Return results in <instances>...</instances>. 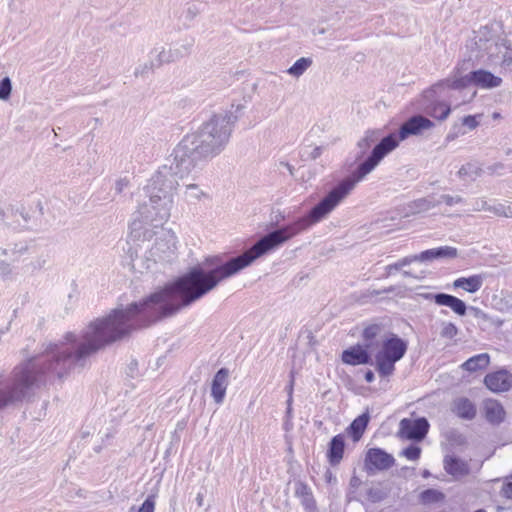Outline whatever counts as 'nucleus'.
<instances>
[{
	"mask_svg": "<svg viewBox=\"0 0 512 512\" xmlns=\"http://www.w3.org/2000/svg\"><path fill=\"white\" fill-rule=\"evenodd\" d=\"M360 485H361V479L359 477H357L356 475H353L349 481L350 488L357 489Z\"/></svg>",
	"mask_w": 512,
	"mask_h": 512,
	"instance_id": "nucleus-54",
	"label": "nucleus"
},
{
	"mask_svg": "<svg viewBox=\"0 0 512 512\" xmlns=\"http://www.w3.org/2000/svg\"><path fill=\"white\" fill-rule=\"evenodd\" d=\"M503 80L501 77L496 76L492 72L485 69H477L469 72L466 75L460 76L455 79L447 78L446 83L450 85L453 90H461L472 85L482 89H493L499 87Z\"/></svg>",
	"mask_w": 512,
	"mask_h": 512,
	"instance_id": "nucleus-7",
	"label": "nucleus"
},
{
	"mask_svg": "<svg viewBox=\"0 0 512 512\" xmlns=\"http://www.w3.org/2000/svg\"><path fill=\"white\" fill-rule=\"evenodd\" d=\"M324 477L328 484H337V477L332 473L331 470L327 469Z\"/></svg>",
	"mask_w": 512,
	"mask_h": 512,
	"instance_id": "nucleus-53",
	"label": "nucleus"
},
{
	"mask_svg": "<svg viewBox=\"0 0 512 512\" xmlns=\"http://www.w3.org/2000/svg\"><path fill=\"white\" fill-rule=\"evenodd\" d=\"M505 212L506 214H504V217L512 218V206L505 205Z\"/></svg>",
	"mask_w": 512,
	"mask_h": 512,
	"instance_id": "nucleus-57",
	"label": "nucleus"
},
{
	"mask_svg": "<svg viewBox=\"0 0 512 512\" xmlns=\"http://www.w3.org/2000/svg\"><path fill=\"white\" fill-rule=\"evenodd\" d=\"M439 259L436 248L427 249L414 255L415 262H432Z\"/></svg>",
	"mask_w": 512,
	"mask_h": 512,
	"instance_id": "nucleus-31",
	"label": "nucleus"
},
{
	"mask_svg": "<svg viewBox=\"0 0 512 512\" xmlns=\"http://www.w3.org/2000/svg\"><path fill=\"white\" fill-rule=\"evenodd\" d=\"M248 101L243 98L233 101L230 110L224 114H214L194 133L187 134L177 145L180 166L187 169L194 161L196 164L207 161L221 153L229 142L234 124L244 114Z\"/></svg>",
	"mask_w": 512,
	"mask_h": 512,
	"instance_id": "nucleus-3",
	"label": "nucleus"
},
{
	"mask_svg": "<svg viewBox=\"0 0 512 512\" xmlns=\"http://www.w3.org/2000/svg\"><path fill=\"white\" fill-rule=\"evenodd\" d=\"M452 411L464 420L474 419L477 413L475 404L466 397L456 399L453 403Z\"/></svg>",
	"mask_w": 512,
	"mask_h": 512,
	"instance_id": "nucleus-20",
	"label": "nucleus"
},
{
	"mask_svg": "<svg viewBox=\"0 0 512 512\" xmlns=\"http://www.w3.org/2000/svg\"><path fill=\"white\" fill-rule=\"evenodd\" d=\"M423 478H429L431 476V473L428 469H424L421 473Z\"/></svg>",
	"mask_w": 512,
	"mask_h": 512,
	"instance_id": "nucleus-59",
	"label": "nucleus"
},
{
	"mask_svg": "<svg viewBox=\"0 0 512 512\" xmlns=\"http://www.w3.org/2000/svg\"><path fill=\"white\" fill-rule=\"evenodd\" d=\"M421 297L428 301H433L438 306L449 307L455 314L459 316L466 315L468 311L467 304L458 297L439 292V293H422Z\"/></svg>",
	"mask_w": 512,
	"mask_h": 512,
	"instance_id": "nucleus-11",
	"label": "nucleus"
},
{
	"mask_svg": "<svg viewBox=\"0 0 512 512\" xmlns=\"http://www.w3.org/2000/svg\"><path fill=\"white\" fill-rule=\"evenodd\" d=\"M10 254L9 249L0 248V256H7Z\"/></svg>",
	"mask_w": 512,
	"mask_h": 512,
	"instance_id": "nucleus-60",
	"label": "nucleus"
},
{
	"mask_svg": "<svg viewBox=\"0 0 512 512\" xmlns=\"http://www.w3.org/2000/svg\"><path fill=\"white\" fill-rule=\"evenodd\" d=\"M364 379L367 383H372L375 380V374L371 369H367L364 373Z\"/></svg>",
	"mask_w": 512,
	"mask_h": 512,
	"instance_id": "nucleus-55",
	"label": "nucleus"
},
{
	"mask_svg": "<svg viewBox=\"0 0 512 512\" xmlns=\"http://www.w3.org/2000/svg\"><path fill=\"white\" fill-rule=\"evenodd\" d=\"M445 471L454 477L465 476L469 474L468 464L454 455H446L443 460Z\"/></svg>",
	"mask_w": 512,
	"mask_h": 512,
	"instance_id": "nucleus-19",
	"label": "nucleus"
},
{
	"mask_svg": "<svg viewBox=\"0 0 512 512\" xmlns=\"http://www.w3.org/2000/svg\"><path fill=\"white\" fill-rule=\"evenodd\" d=\"M439 202H443L448 206H454L456 204H461L464 202L463 198L461 196H451L448 194H443L440 196Z\"/></svg>",
	"mask_w": 512,
	"mask_h": 512,
	"instance_id": "nucleus-43",
	"label": "nucleus"
},
{
	"mask_svg": "<svg viewBox=\"0 0 512 512\" xmlns=\"http://www.w3.org/2000/svg\"><path fill=\"white\" fill-rule=\"evenodd\" d=\"M176 237L173 233L168 232L165 234V238L157 237L156 241L151 249L153 256L161 258V253L165 254L171 252L175 248Z\"/></svg>",
	"mask_w": 512,
	"mask_h": 512,
	"instance_id": "nucleus-22",
	"label": "nucleus"
},
{
	"mask_svg": "<svg viewBox=\"0 0 512 512\" xmlns=\"http://www.w3.org/2000/svg\"><path fill=\"white\" fill-rule=\"evenodd\" d=\"M13 275V267L9 263L0 260V278L9 280L13 278Z\"/></svg>",
	"mask_w": 512,
	"mask_h": 512,
	"instance_id": "nucleus-40",
	"label": "nucleus"
},
{
	"mask_svg": "<svg viewBox=\"0 0 512 512\" xmlns=\"http://www.w3.org/2000/svg\"><path fill=\"white\" fill-rule=\"evenodd\" d=\"M501 495L506 499L512 500V475L503 483Z\"/></svg>",
	"mask_w": 512,
	"mask_h": 512,
	"instance_id": "nucleus-46",
	"label": "nucleus"
},
{
	"mask_svg": "<svg viewBox=\"0 0 512 512\" xmlns=\"http://www.w3.org/2000/svg\"><path fill=\"white\" fill-rule=\"evenodd\" d=\"M434 126V122L422 114L410 116L400 125L397 133L392 132L384 136L371 149L369 156L363 162L332 186L325 196L303 216L267 232L239 255L226 260L222 256L216 255V287L222 281L237 275L252 265L258 258L273 252L291 238L326 219L353 191L357 183L370 174L389 153L399 146L400 141L410 136H419Z\"/></svg>",
	"mask_w": 512,
	"mask_h": 512,
	"instance_id": "nucleus-2",
	"label": "nucleus"
},
{
	"mask_svg": "<svg viewBox=\"0 0 512 512\" xmlns=\"http://www.w3.org/2000/svg\"><path fill=\"white\" fill-rule=\"evenodd\" d=\"M474 512H486V510H485V509H483V508H480V509H477V510H476V511H474Z\"/></svg>",
	"mask_w": 512,
	"mask_h": 512,
	"instance_id": "nucleus-63",
	"label": "nucleus"
},
{
	"mask_svg": "<svg viewBox=\"0 0 512 512\" xmlns=\"http://www.w3.org/2000/svg\"><path fill=\"white\" fill-rule=\"evenodd\" d=\"M490 364V356L488 353H480L468 358L462 365V369L468 372H477L484 370Z\"/></svg>",
	"mask_w": 512,
	"mask_h": 512,
	"instance_id": "nucleus-23",
	"label": "nucleus"
},
{
	"mask_svg": "<svg viewBox=\"0 0 512 512\" xmlns=\"http://www.w3.org/2000/svg\"><path fill=\"white\" fill-rule=\"evenodd\" d=\"M395 465V458L382 448H369L365 453L364 470L368 475L376 471H386Z\"/></svg>",
	"mask_w": 512,
	"mask_h": 512,
	"instance_id": "nucleus-9",
	"label": "nucleus"
},
{
	"mask_svg": "<svg viewBox=\"0 0 512 512\" xmlns=\"http://www.w3.org/2000/svg\"><path fill=\"white\" fill-rule=\"evenodd\" d=\"M383 329L382 324L372 323L367 325L362 331V339L364 340V344H371V348L373 347V340L378 337Z\"/></svg>",
	"mask_w": 512,
	"mask_h": 512,
	"instance_id": "nucleus-25",
	"label": "nucleus"
},
{
	"mask_svg": "<svg viewBox=\"0 0 512 512\" xmlns=\"http://www.w3.org/2000/svg\"><path fill=\"white\" fill-rule=\"evenodd\" d=\"M484 385L494 393L509 391L512 387V374L506 369L488 373L484 377Z\"/></svg>",
	"mask_w": 512,
	"mask_h": 512,
	"instance_id": "nucleus-12",
	"label": "nucleus"
},
{
	"mask_svg": "<svg viewBox=\"0 0 512 512\" xmlns=\"http://www.w3.org/2000/svg\"><path fill=\"white\" fill-rule=\"evenodd\" d=\"M483 410L486 421L491 425L498 426L505 420L506 412L498 400H485L483 403Z\"/></svg>",
	"mask_w": 512,
	"mask_h": 512,
	"instance_id": "nucleus-16",
	"label": "nucleus"
},
{
	"mask_svg": "<svg viewBox=\"0 0 512 512\" xmlns=\"http://www.w3.org/2000/svg\"><path fill=\"white\" fill-rule=\"evenodd\" d=\"M370 421L369 411L366 410L359 416H357L346 428L347 435L353 440V442H359L362 438L365 430L368 427Z\"/></svg>",
	"mask_w": 512,
	"mask_h": 512,
	"instance_id": "nucleus-18",
	"label": "nucleus"
},
{
	"mask_svg": "<svg viewBox=\"0 0 512 512\" xmlns=\"http://www.w3.org/2000/svg\"><path fill=\"white\" fill-rule=\"evenodd\" d=\"M382 131L379 129L376 130H367L362 138H360L356 144L357 152L355 154L354 162L360 161L357 166L363 162L368 156L367 152L373 146L380 142L382 139Z\"/></svg>",
	"mask_w": 512,
	"mask_h": 512,
	"instance_id": "nucleus-13",
	"label": "nucleus"
},
{
	"mask_svg": "<svg viewBox=\"0 0 512 512\" xmlns=\"http://www.w3.org/2000/svg\"><path fill=\"white\" fill-rule=\"evenodd\" d=\"M506 167L503 163L497 162L486 167V171L489 175H503Z\"/></svg>",
	"mask_w": 512,
	"mask_h": 512,
	"instance_id": "nucleus-45",
	"label": "nucleus"
},
{
	"mask_svg": "<svg viewBox=\"0 0 512 512\" xmlns=\"http://www.w3.org/2000/svg\"><path fill=\"white\" fill-rule=\"evenodd\" d=\"M466 131L462 129L459 124H454L449 131V133L445 137L446 142H452L457 139L460 135H464Z\"/></svg>",
	"mask_w": 512,
	"mask_h": 512,
	"instance_id": "nucleus-41",
	"label": "nucleus"
},
{
	"mask_svg": "<svg viewBox=\"0 0 512 512\" xmlns=\"http://www.w3.org/2000/svg\"><path fill=\"white\" fill-rule=\"evenodd\" d=\"M184 49L185 53H183L180 49H169L167 51L163 49L159 52L155 49L152 53H157V61L156 63L154 61H151L150 68L159 67L164 63L174 62L182 58L185 54L188 53V48L184 47Z\"/></svg>",
	"mask_w": 512,
	"mask_h": 512,
	"instance_id": "nucleus-24",
	"label": "nucleus"
},
{
	"mask_svg": "<svg viewBox=\"0 0 512 512\" xmlns=\"http://www.w3.org/2000/svg\"><path fill=\"white\" fill-rule=\"evenodd\" d=\"M482 209L485 211H489L494 213L497 216H503L506 214L505 212V204L497 203V204H488L487 202H483Z\"/></svg>",
	"mask_w": 512,
	"mask_h": 512,
	"instance_id": "nucleus-36",
	"label": "nucleus"
},
{
	"mask_svg": "<svg viewBox=\"0 0 512 512\" xmlns=\"http://www.w3.org/2000/svg\"><path fill=\"white\" fill-rule=\"evenodd\" d=\"M137 365V362H132L130 365V370L132 371L134 369V366Z\"/></svg>",
	"mask_w": 512,
	"mask_h": 512,
	"instance_id": "nucleus-62",
	"label": "nucleus"
},
{
	"mask_svg": "<svg viewBox=\"0 0 512 512\" xmlns=\"http://www.w3.org/2000/svg\"><path fill=\"white\" fill-rule=\"evenodd\" d=\"M12 82L11 79L6 76L0 80V100L7 101L11 97Z\"/></svg>",
	"mask_w": 512,
	"mask_h": 512,
	"instance_id": "nucleus-33",
	"label": "nucleus"
},
{
	"mask_svg": "<svg viewBox=\"0 0 512 512\" xmlns=\"http://www.w3.org/2000/svg\"><path fill=\"white\" fill-rule=\"evenodd\" d=\"M446 81L447 78L423 91L416 102V108L419 112L439 121L448 118L451 113V105L445 100V90L453 89Z\"/></svg>",
	"mask_w": 512,
	"mask_h": 512,
	"instance_id": "nucleus-6",
	"label": "nucleus"
},
{
	"mask_svg": "<svg viewBox=\"0 0 512 512\" xmlns=\"http://www.w3.org/2000/svg\"><path fill=\"white\" fill-rule=\"evenodd\" d=\"M439 259H453L458 256V250L452 246H439L436 247Z\"/></svg>",
	"mask_w": 512,
	"mask_h": 512,
	"instance_id": "nucleus-35",
	"label": "nucleus"
},
{
	"mask_svg": "<svg viewBox=\"0 0 512 512\" xmlns=\"http://www.w3.org/2000/svg\"><path fill=\"white\" fill-rule=\"evenodd\" d=\"M186 189V194L191 199L199 200L201 196L205 195L196 184L187 185Z\"/></svg>",
	"mask_w": 512,
	"mask_h": 512,
	"instance_id": "nucleus-44",
	"label": "nucleus"
},
{
	"mask_svg": "<svg viewBox=\"0 0 512 512\" xmlns=\"http://www.w3.org/2000/svg\"><path fill=\"white\" fill-rule=\"evenodd\" d=\"M154 324L155 291L126 307L111 310L81 335L66 333L64 341L49 343L41 354L16 365L7 378L0 371V411L22 404L48 382L63 379L76 367L83 368L92 354Z\"/></svg>",
	"mask_w": 512,
	"mask_h": 512,
	"instance_id": "nucleus-1",
	"label": "nucleus"
},
{
	"mask_svg": "<svg viewBox=\"0 0 512 512\" xmlns=\"http://www.w3.org/2000/svg\"><path fill=\"white\" fill-rule=\"evenodd\" d=\"M341 360L344 364L350 366L374 365L371 344L356 343L344 349L341 354Z\"/></svg>",
	"mask_w": 512,
	"mask_h": 512,
	"instance_id": "nucleus-10",
	"label": "nucleus"
},
{
	"mask_svg": "<svg viewBox=\"0 0 512 512\" xmlns=\"http://www.w3.org/2000/svg\"><path fill=\"white\" fill-rule=\"evenodd\" d=\"M468 310L472 313V315L476 319H482V320H487L488 319V315L483 310H481L478 307H474V306H470L469 307L468 306Z\"/></svg>",
	"mask_w": 512,
	"mask_h": 512,
	"instance_id": "nucleus-50",
	"label": "nucleus"
},
{
	"mask_svg": "<svg viewBox=\"0 0 512 512\" xmlns=\"http://www.w3.org/2000/svg\"><path fill=\"white\" fill-rule=\"evenodd\" d=\"M293 401L286 400V411H285V424H287L293 418Z\"/></svg>",
	"mask_w": 512,
	"mask_h": 512,
	"instance_id": "nucleus-52",
	"label": "nucleus"
},
{
	"mask_svg": "<svg viewBox=\"0 0 512 512\" xmlns=\"http://www.w3.org/2000/svg\"><path fill=\"white\" fill-rule=\"evenodd\" d=\"M447 440L451 444H455V445H458V446L464 445L466 443L465 436L463 434H461L457 430L449 431L448 434H447Z\"/></svg>",
	"mask_w": 512,
	"mask_h": 512,
	"instance_id": "nucleus-38",
	"label": "nucleus"
},
{
	"mask_svg": "<svg viewBox=\"0 0 512 512\" xmlns=\"http://www.w3.org/2000/svg\"><path fill=\"white\" fill-rule=\"evenodd\" d=\"M295 496L300 499L305 512H319L312 489L307 483L301 480L295 482Z\"/></svg>",
	"mask_w": 512,
	"mask_h": 512,
	"instance_id": "nucleus-17",
	"label": "nucleus"
},
{
	"mask_svg": "<svg viewBox=\"0 0 512 512\" xmlns=\"http://www.w3.org/2000/svg\"><path fill=\"white\" fill-rule=\"evenodd\" d=\"M129 180L127 178L118 179L115 183V194H122L123 191L128 187Z\"/></svg>",
	"mask_w": 512,
	"mask_h": 512,
	"instance_id": "nucleus-48",
	"label": "nucleus"
},
{
	"mask_svg": "<svg viewBox=\"0 0 512 512\" xmlns=\"http://www.w3.org/2000/svg\"><path fill=\"white\" fill-rule=\"evenodd\" d=\"M482 173V169L475 164L467 163L462 165L458 171V176L461 178L469 177L471 180H475Z\"/></svg>",
	"mask_w": 512,
	"mask_h": 512,
	"instance_id": "nucleus-28",
	"label": "nucleus"
},
{
	"mask_svg": "<svg viewBox=\"0 0 512 512\" xmlns=\"http://www.w3.org/2000/svg\"><path fill=\"white\" fill-rule=\"evenodd\" d=\"M478 117H480V115H466L462 118V123L459 125L461 127L465 126L469 130H474L475 128H477L479 126Z\"/></svg>",
	"mask_w": 512,
	"mask_h": 512,
	"instance_id": "nucleus-39",
	"label": "nucleus"
},
{
	"mask_svg": "<svg viewBox=\"0 0 512 512\" xmlns=\"http://www.w3.org/2000/svg\"><path fill=\"white\" fill-rule=\"evenodd\" d=\"M230 371L226 367L220 368L213 376L211 382V396L216 404H222L229 385Z\"/></svg>",
	"mask_w": 512,
	"mask_h": 512,
	"instance_id": "nucleus-14",
	"label": "nucleus"
},
{
	"mask_svg": "<svg viewBox=\"0 0 512 512\" xmlns=\"http://www.w3.org/2000/svg\"><path fill=\"white\" fill-rule=\"evenodd\" d=\"M156 496L151 494L146 497L144 502L141 504V506L138 508L137 512H154L155 511V505H156Z\"/></svg>",
	"mask_w": 512,
	"mask_h": 512,
	"instance_id": "nucleus-37",
	"label": "nucleus"
},
{
	"mask_svg": "<svg viewBox=\"0 0 512 512\" xmlns=\"http://www.w3.org/2000/svg\"><path fill=\"white\" fill-rule=\"evenodd\" d=\"M421 447L416 444H410L401 451V455L406 457L408 460L416 461L421 456Z\"/></svg>",
	"mask_w": 512,
	"mask_h": 512,
	"instance_id": "nucleus-32",
	"label": "nucleus"
},
{
	"mask_svg": "<svg viewBox=\"0 0 512 512\" xmlns=\"http://www.w3.org/2000/svg\"><path fill=\"white\" fill-rule=\"evenodd\" d=\"M289 383L285 387V391L287 392V400L293 401V391H294V383H295V372L291 370L289 373Z\"/></svg>",
	"mask_w": 512,
	"mask_h": 512,
	"instance_id": "nucleus-47",
	"label": "nucleus"
},
{
	"mask_svg": "<svg viewBox=\"0 0 512 512\" xmlns=\"http://www.w3.org/2000/svg\"><path fill=\"white\" fill-rule=\"evenodd\" d=\"M30 247L27 243H15L10 249V255L20 256L29 252Z\"/></svg>",
	"mask_w": 512,
	"mask_h": 512,
	"instance_id": "nucleus-42",
	"label": "nucleus"
},
{
	"mask_svg": "<svg viewBox=\"0 0 512 512\" xmlns=\"http://www.w3.org/2000/svg\"><path fill=\"white\" fill-rule=\"evenodd\" d=\"M322 151H323L322 146H316L310 152L305 150L303 153V156L307 155V158H309L311 160H316L317 158H319L321 156Z\"/></svg>",
	"mask_w": 512,
	"mask_h": 512,
	"instance_id": "nucleus-49",
	"label": "nucleus"
},
{
	"mask_svg": "<svg viewBox=\"0 0 512 512\" xmlns=\"http://www.w3.org/2000/svg\"><path fill=\"white\" fill-rule=\"evenodd\" d=\"M489 40L487 38L479 37L476 41V45H478L479 49H487V47L483 46V42H488Z\"/></svg>",
	"mask_w": 512,
	"mask_h": 512,
	"instance_id": "nucleus-56",
	"label": "nucleus"
},
{
	"mask_svg": "<svg viewBox=\"0 0 512 512\" xmlns=\"http://www.w3.org/2000/svg\"><path fill=\"white\" fill-rule=\"evenodd\" d=\"M493 117H494V118H498V117H500V114H499V113H494V114H493Z\"/></svg>",
	"mask_w": 512,
	"mask_h": 512,
	"instance_id": "nucleus-64",
	"label": "nucleus"
},
{
	"mask_svg": "<svg viewBox=\"0 0 512 512\" xmlns=\"http://www.w3.org/2000/svg\"><path fill=\"white\" fill-rule=\"evenodd\" d=\"M414 255H409L404 258H401L395 263L389 264L386 266V276L392 275L395 271L401 270L403 267L408 266L412 263H414Z\"/></svg>",
	"mask_w": 512,
	"mask_h": 512,
	"instance_id": "nucleus-29",
	"label": "nucleus"
},
{
	"mask_svg": "<svg viewBox=\"0 0 512 512\" xmlns=\"http://www.w3.org/2000/svg\"><path fill=\"white\" fill-rule=\"evenodd\" d=\"M388 496V492L381 488H369L367 490L368 500L372 503H379L385 500Z\"/></svg>",
	"mask_w": 512,
	"mask_h": 512,
	"instance_id": "nucleus-30",
	"label": "nucleus"
},
{
	"mask_svg": "<svg viewBox=\"0 0 512 512\" xmlns=\"http://www.w3.org/2000/svg\"><path fill=\"white\" fill-rule=\"evenodd\" d=\"M484 277L481 274H474L468 277H459L453 282L454 288H461L468 293H476L483 285Z\"/></svg>",
	"mask_w": 512,
	"mask_h": 512,
	"instance_id": "nucleus-21",
	"label": "nucleus"
},
{
	"mask_svg": "<svg viewBox=\"0 0 512 512\" xmlns=\"http://www.w3.org/2000/svg\"><path fill=\"white\" fill-rule=\"evenodd\" d=\"M403 276L404 277H415L414 274L411 271H409V270H404L403 271Z\"/></svg>",
	"mask_w": 512,
	"mask_h": 512,
	"instance_id": "nucleus-61",
	"label": "nucleus"
},
{
	"mask_svg": "<svg viewBox=\"0 0 512 512\" xmlns=\"http://www.w3.org/2000/svg\"><path fill=\"white\" fill-rule=\"evenodd\" d=\"M408 341L394 332H388L382 338L380 347L374 354V366L381 378L391 376L395 365L407 353Z\"/></svg>",
	"mask_w": 512,
	"mask_h": 512,
	"instance_id": "nucleus-5",
	"label": "nucleus"
},
{
	"mask_svg": "<svg viewBox=\"0 0 512 512\" xmlns=\"http://www.w3.org/2000/svg\"><path fill=\"white\" fill-rule=\"evenodd\" d=\"M459 330L457 326L452 322L443 323V327L440 332V336L446 339H453L457 336Z\"/></svg>",
	"mask_w": 512,
	"mask_h": 512,
	"instance_id": "nucleus-34",
	"label": "nucleus"
},
{
	"mask_svg": "<svg viewBox=\"0 0 512 512\" xmlns=\"http://www.w3.org/2000/svg\"><path fill=\"white\" fill-rule=\"evenodd\" d=\"M429 428V421L425 417L415 419L403 418L399 423L397 436L401 439L418 443L426 438Z\"/></svg>",
	"mask_w": 512,
	"mask_h": 512,
	"instance_id": "nucleus-8",
	"label": "nucleus"
},
{
	"mask_svg": "<svg viewBox=\"0 0 512 512\" xmlns=\"http://www.w3.org/2000/svg\"><path fill=\"white\" fill-rule=\"evenodd\" d=\"M312 65V59L309 57H301L294 62L288 69V73L294 77H299Z\"/></svg>",
	"mask_w": 512,
	"mask_h": 512,
	"instance_id": "nucleus-27",
	"label": "nucleus"
},
{
	"mask_svg": "<svg viewBox=\"0 0 512 512\" xmlns=\"http://www.w3.org/2000/svg\"><path fill=\"white\" fill-rule=\"evenodd\" d=\"M177 146L167 159L166 164L161 166L155 175L149 180L145 187L146 194L149 197V205L144 203L137 211L138 216L131 224V229L141 228V223H151L155 227L162 224L170 217V210L173 204V191L178 186V179L189 175L198 164L192 162L189 167L180 166L181 162L177 156Z\"/></svg>",
	"mask_w": 512,
	"mask_h": 512,
	"instance_id": "nucleus-4",
	"label": "nucleus"
},
{
	"mask_svg": "<svg viewBox=\"0 0 512 512\" xmlns=\"http://www.w3.org/2000/svg\"><path fill=\"white\" fill-rule=\"evenodd\" d=\"M46 264V259L43 257H38L36 260L30 262V267L32 268V271L40 270L44 267Z\"/></svg>",
	"mask_w": 512,
	"mask_h": 512,
	"instance_id": "nucleus-51",
	"label": "nucleus"
},
{
	"mask_svg": "<svg viewBox=\"0 0 512 512\" xmlns=\"http://www.w3.org/2000/svg\"><path fill=\"white\" fill-rule=\"evenodd\" d=\"M444 497L443 492L434 488L425 489L419 495V499L423 504L438 503L442 501Z\"/></svg>",
	"mask_w": 512,
	"mask_h": 512,
	"instance_id": "nucleus-26",
	"label": "nucleus"
},
{
	"mask_svg": "<svg viewBox=\"0 0 512 512\" xmlns=\"http://www.w3.org/2000/svg\"><path fill=\"white\" fill-rule=\"evenodd\" d=\"M346 448L345 435L340 433L333 436L327 445L326 458L328 463L335 467L341 463Z\"/></svg>",
	"mask_w": 512,
	"mask_h": 512,
	"instance_id": "nucleus-15",
	"label": "nucleus"
},
{
	"mask_svg": "<svg viewBox=\"0 0 512 512\" xmlns=\"http://www.w3.org/2000/svg\"><path fill=\"white\" fill-rule=\"evenodd\" d=\"M196 502H197L199 507H201L203 505V494H201V493L197 494Z\"/></svg>",
	"mask_w": 512,
	"mask_h": 512,
	"instance_id": "nucleus-58",
	"label": "nucleus"
}]
</instances>
